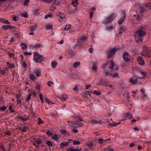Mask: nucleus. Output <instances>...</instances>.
Here are the masks:
<instances>
[{
    "instance_id": "1",
    "label": "nucleus",
    "mask_w": 151,
    "mask_h": 151,
    "mask_svg": "<svg viewBox=\"0 0 151 151\" xmlns=\"http://www.w3.org/2000/svg\"><path fill=\"white\" fill-rule=\"evenodd\" d=\"M104 68H108V72L104 73L103 76H107L108 73L109 75H111L113 77H116L118 76V73L115 72V70H118L119 67L115 65L112 61H108L104 65Z\"/></svg>"
},
{
    "instance_id": "2",
    "label": "nucleus",
    "mask_w": 151,
    "mask_h": 151,
    "mask_svg": "<svg viewBox=\"0 0 151 151\" xmlns=\"http://www.w3.org/2000/svg\"><path fill=\"white\" fill-rule=\"evenodd\" d=\"M145 32L142 29H139L138 31L135 33L134 36L136 41L138 42L139 41H142V37L146 35Z\"/></svg>"
},
{
    "instance_id": "3",
    "label": "nucleus",
    "mask_w": 151,
    "mask_h": 151,
    "mask_svg": "<svg viewBox=\"0 0 151 151\" xmlns=\"http://www.w3.org/2000/svg\"><path fill=\"white\" fill-rule=\"evenodd\" d=\"M33 60L34 61L37 63H40L44 60V58L42 55L39 54L37 52L34 53Z\"/></svg>"
},
{
    "instance_id": "4",
    "label": "nucleus",
    "mask_w": 151,
    "mask_h": 151,
    "mask_svg": "<svg viewBox=\"0 0 151 151\" xmlns=\"http://www.w3.org/2000/svg\"><path fill=\"white\" fill-rule=\"evenodd\" d=\"M143 49L141 53L142 55L147 57L150 58L151 57V49L148 48L147 47L145 46L143 47Z\"/></svg>"
},
{
    "instance_id": "5",
    "label": "nucleus",
    "mask_w": 151,
    "mask_h": 151,
    "mask_svg": "<svg viewBox=\"0 0 151 151\" xmlns=\"http://www.w3.org/2000/svg\"><path fill=\"white\" fill-rule=\"evenodd\" d=\"M116 16L114 14H112L110 17L107 18L106 19L104 22V23L107 24L111 22L115 18Z\"/></svg>"
},
{
    "instance_id": "6",
    "label": "nucleus",
    "mask_w": 151,
    "mask_h": 151,
    "mask_svg": "<svg viewBox=\"0 0 151 151\" xmlns=\"http://www.w3.org/2000/svg\"><path fill=\"white\" fill-rule=\"evenodd\" d=\"M123 57L124 60L126 62H128L130 60V56L128 53L126 52H124Z\"/></svg>"
},
{
    "instance_id": "7",
    "label": "nucleus",
    "mask_w": 151,
    "mask_h": 151,
    "mask_svg": "<svg viewBox=\"0 0 151 151\" xmlns=\"http://www.w3.org/2000/svg\"><path fill=\"white\" fill-rule=\"evenodd\" d=\"M118 49H119L118 48H114L111 49L110 51L109 52L107 56V58H109L112 57V56L114 54L115 52L118 50Z\"/></svg>"
},
{
    "instance_id": "8",
    "label": "nucleus",
    "mask_w": 151,
    "mask_h": 151,
    "mask_svg": "<svg viewBox=\"0 0 151 151\" xmlns=\"http://www.w3.org/2000/svg\"><path fill=\"white\" fill-rule=\"evenodd\" d=\"M42 142L41 140L38 138L37 139L35 140V141L33 142V144L38 148L39 146H40L42 145Z\"/></svg>"
},
{
    "instance_id": "9",
    "label": "nucleus",
    "mask_w": 151,
    "mask_h": 151,
    "mask_svg": "<svg viewBox=\"0 0 151 151\" xmlns=\"http://www.w3.org/2000/svg\"><path fill=\"white\" fill-rule=\"evenodd\" d=\"M87 37L85 36H82L81 38L79 41V43L81 45H84V42L87 41Z\"/></svg>"
},
{
    "instance_id": "10",
    "label": "nucleus",
    "mask_w": 151,
    "mask_h": 151,
    "mask_svg": "<svg viewBox=\"0 0 151 151\" xmlns=\"http://www.w3.org/2000/svg\"><path fill=\"white\" fill-rule=\"evenodd\" d=\"M73 123V124H76L77 126H74L72 124H69V125L71 127H74V128H76L78 127H81L83 126V124L82 123L78 122L76 121L75 122H74Z\"/></svg>"
},
{
    "instance_id": "11",
    "label": "nucleus",
    "mask_w": 151,
    "mask_h": 151,
    "mask_svg": "<svg viewBox=\"0 0 151 151\" xmlns=\"http://www.w3.org/2000/svg\"><path fill=\"white\" fill-rule=\"evenodd\" d=\"M98 66L97 63L94 62L93 63L92 69L94 72H96L97 71Z\"/></svg>"
},
{
    "instance_id": "12",
    "label": "nucleus",
    "mask_w": 151,
    "mask_h": 151,
    "mask_svg": "<svg viewBox=\"0 0 151 151\" xmlns=\"http://www.w3.org/2000/svg\"><path fill=\"white\" fill-rule=\"evenodd\" d=\"M137 60L139 64L142 65L145 64L144 61L141 57L139 56L137 58Z\"/></svg>"
},
{
    "instance_id": "13",
    "label": "nucleus",
    "mask_w": 151,
    "mask_h": 151,
    "mask_svg": "<svg viewBox=\"0 0 151 151\" xmlns=\"http://www.w3.org/2000/svg\"><path fill=\"white\" fill-rule=\"evenodd\" d=\"M33 73L36 75L37 77H39L41 74V71L38 69H35L33 70Z\"/></svg>"
},
{
    "instance_id": "14",
    "label": "nucleus",
    "mask_w": 151,
    "mask_h": 151,
    "mask_svg": "<svg viewBox=\"0 0 151 151\" xmlns=\"http://www.w3.org/2000/svg\"><path fill=\"white\" fill-rule=\"evenodd\" d=\"M0 22L6 24H10V22L8 20L4 19L3 18H0Z\"/></svg>"
},
{
    "instance_id": "15",
    "label": "nucleus",
    "mask_w": 151,
    "mask_h": 151,
    "mask_svg": "<svg viewBox=\"0 0 151 151\" xmlns=\"http://www.w3.org/2000/svg\"><path fill=\"white\" fill-rule=\"evenodd\" d=\"M130 81L132 84H135L137 83V78L135 77H133L130 79Z\"/></svg>"
},
{
    "instance_id": "16",
    "label": "nucleus",
    "mask_w": 151,
    "mask_h": 151,
    "mask_svg": "<svg viewBox=\"0 0 151 151\" xmlns=\"http://www.w3.org/2000/svg\"><path fill=\"white\" fill-rule=\"evenodd\" d=\"M96 9L95 7L92 8L91 11L90 13V18L91 19L93 16V12L96 10Z\"/></svg>"
},
{
    "instance_id": "17",
    "label": "nucleus",
    "mask_w": 151,
    "mask_h": 151,
    "mask_svg": "<svg viewBox=\"0 0 151 151\" xmlns=\"http://www.w3.org/2000/svg\"><path fill=\"white\" fill-rule=\"evenodd\" d=\"M7 65L8 66V68L11 69L14 68L15 67V65L13 63H10L9 62H7Z\"/></svg>"
},
{
    "instance_id": "18",
    "label": "nucleus",
    "mask_w": 151,
    "mask_h": 151,
    "mask_svg": "<svg viewBox=\"0 0 151 151\" xmlns=\"http://www.w3.org/2000/svg\"><path fill=\"white\" fill-rule=\"evenodd\" d=\"M58 64V63L57 62H55L54 61H52L51 63L52 66L53 68H56Z\"/></svg>"
},
{
    "instance_id": "19",
    "label": "nucleus",
    "mask_w": 151,
    "mask_h": 151,
    "mask_svg": "<svg viewBox=\"0 0 151 151\" xmlns=\"http://www.w3.org/2000/svg\"><path fill=\"white\" fill-rule=\"evenodd\" d=\"M68 98V96L67 95L64 94L62 96L60 97V99L63 101H65L66 99H67Z\"/></svg>"
},
{
    "instance_id": "20",
    "label": "nucleus",
    "mask_w": 151,
    "mask_h": 151,
    "mask_svg": "<svg viewBox=\"0 0 151 151\" xmlns=\"http://www.w3.org/2000/svg\"><path fill=\"white\" fill-rule=\"evenodd\" d=\"M29 78L30 80L33 81H34L36 79L35 76L32 74H30L29 76Z\"/></svg>"
},
{
    "instance_id": "21",
    "label": "nucleus",
    "mask_w": 151,
    "mask_h": 151,
    "mask_svg": "<svg viewBox=\"0 0 151 151\" xmlns=\"http://www.w3.org/2000/svg\"><path fill=\"white\" fill-rule=\"evenodd\" d=\"M29 117L28 116H26L25 115H24L20 117V119L23 121H26L29 119Z\"/></svg>"
},
{
    "instance_id": "22",
    "label": "nucleus",
    "mask_w": 151,
    "mask_h": 151,
    "mask_svg": "<svg viewBox=\"0 0 151 151\" xmlns=\"http://www.w3.org/2000/svg\"><path fill=\"white\" fill-rule=\"evenodd\" d=\"M139 74L141 75V76H139V78H144L146 75V73L145 72H144L140 71L139 72Z\"/></svg>"
},
{
    "instance_id": "23",
    "label": "nucleus",
    "mask_w": 151,
    "mask_h": 151,
    "mask_svg": "<svg viewBox=\"0 0 151 151\" xmlns=\"http://www.w3.org/2000/svg\"><path fill=\"white\" fill-rule=\"evenodd\" d=\"M21 46L22 47L23 50H26L27 49V46L26 43H22L21 44Z\"/></svg>"
},
{
    "instance_id": "24",
    "label": "nucleus",
    "mask_w": 151,
    "mask_h": 151,
    "mask_svg": "<svg viewBox=\"0 0 151 151\" xmlns=\"http://www.w3.org/2000/svg\"><path fill=\"white\" fill-rule=\"evenodd\" d=\"M100 122L98 121L94 120H91L90 122V124H97L99 123Z\"/></svg>"
},
{
    "instance_id": "25",
    "label": "nucleus",
    "mask_w": 151,
    "mask_h": 151,
    "mask_svg": "<svg viewBox=\"0 0 151 151\" xmlns=\"http://www.w3.org/2000/svg\"><path fill=\"white\" fill-rule=\"evenodd\" d=\"M124 116L125 118H128L129 119H131L132 118V116L131 114L127 113L124 115Z\"/></svg>"
},
{
    "instance_id": "26",
    "label": "nucleus",
    "mask_w": 151,
    "mask_h": 151,
    "mask_svg": "<svg viewBox=\"0 0 151 151\" xmlns=\"http://www.w3.org/2000/svg\"><path fill=\"white\" fill-rule=\"evenodd\" d=\"M71 27V25L70 24H69L68 25L67 24L65 27L64 28V30L66 31H68L69 30Z\"/></svg>"
},
{
    "instance_id": "27",
    "label": "nucleus",
    "mask_w": 151,
    "mask_h": 151,
    "mask_svg": "<svg viewBox=\"0 0 151 151\" xmlns=\"http://www.w3.org/2000/svg\"><path fill=\"white\" fill-rule=\"evenodd\" d=\"M52 138L55 141H58L59 139V136L58 134H55Z\"/></svg>"
},
{
    "instance_id": "28",
    "label": "nucleus",
    "mask_w": 151,
    "mask_h": 151,
    "mask_svg": "<svg viewBox=\"0 0 151 151\" xmlns=\"http://www.w3.org/2000/svg\"><path fill=\"white\" fill-rule=\"evenodd\" d=\"M37 28V25H35L33 26H31L30 27L31 30L32 31H36Z\"/></svg>"
},
{
    "instance_id": "29",
    "label": "nucleus",
    "mask_w": 151,
    "mask_h": 151,
    "mask_svg": "<svg viewBox=\"0 0 151 151\" xmlns=\"http://www.w3.org/2000/svg\"><path fill=\"white\" fill-rule=\"evenodd\" d=\"M3 28L5 29H12V27L9 25H4L3 26Z\"/></svg>"
},
{
    "instance_id": "30",
    "label": "nucleus",
    "mask_w": 151,
    "mask_h": 151,
    "mask_svg": "<svg viewBox=\"0 0 151 151\" xmlns=\"http://www.w3.org/2000/svg\"><path fill=\"white\" fill-rule=\"evenodd\" d=\"M45 27L47 30H50L52 29V26L51 24H48L46 25Z\"/></svg>"
},
{
    "instance_id": "31",
    "label": "nucleus",
    "mask_w": 151,
    "mask_h": 151,
    "mask_svg": "<svg viewBox=\"0 0 151 151\" xmlns=\"http://www.w3.org/2000/svg\"><path fill=\"white\" fill-rule=\"evenodd\" d=\"M119 34H122L125 31V29L123 27H121L119 29Z\"/></svg>"
},
{
    "instance_id": "32",
    "label": "nucleus",
    "mask_w": 151,
    "mask_h": 151,
    "mask_svg": "<svg viewBox=\"0 0 151 151\" xmlns=\"http://www.w3.org/2000/svg\"><path fill=\"white\" fill-rule=\"evenodd\" d=\"M115 28L114 26L112 25L108 26L106 27V29L108 30H111Z\"/></svg>"
},
{
    "instance_id": "33",
    "label": "nucleus",
    "mask_w": 151,
    "mask_h": 151,
    "mask_svg": "<svg viewBox=\"0 0 151 151\" xmlns=\"http://www.w3.org/2000/svg\"><path fill=\"white\" fill-rule=\"evenodd\" d=\"M78 4V0H73L72 1V4L74 6H77Z\"/></svg>"
},
{
    "instance_id": "34",
    "label": "nucleus",
    "mask_w": 151,
    "mask_h": 151,
    "mask_svg": "<svg viewBox=\"0 0 151 151\" xmlns=\"http://www.w3.org/2000/svg\"><path fill=\"white\" fill-rule=\"evenodd\" d=\"M21 16L25 18H27L28 17V14L27 12L22 13H21Z\"/></svg>"
},
{
    "instance_id": "35",
    "label": "nucleus",
    "mask_w": 151,
    "mask_h": 151,
    "mask_svg": "<svg viewBox=\"0 0 151 151\" xmlns=\"http://www.w3.org/2000/svg\"><path fill=\"white\" fill-rule=\"evenodd\" d=\"M125 20V19H124L123 17H122L118 21V23L119 24H122L123 22Z\"/></svg>"
},
{
    "instance_id": "36",
    "label": "nucleus",
    "mask_w": 151,
    "mask_h": 151,
    "mask_svg": "<svg viewBox=\"0 0 151 151\" xmlns=\"http://www.w3.org/2000/svg\"><path fill=\"white\" fill-rule=\"evenodd\" d=\"M41 45L39 44H37L33 46V48L34 49H37L41 47Z\"/></svg>"
},
{
    "instance_id": "37",
    "label": "nucleus",
    "mask_w": 151,
    "mask_h": 151,
    "mask_svg": "<svg viewBox=\"0 0 151 151\" xmlns=\"http://www.w3.org/2000/svg\"><path fill=\"white\" fill-rule=\"evenodd\" d=\"M74 118L76 121L78 120L79 121H83V119H82L80 118L78 116H75L74 117Z\"/></svg>"
},
{
    "instance_id": "38",
    "label": "nucleus",
    "mask_w": 151,
    "mask_h": 151,
    "mask_svg": "<svg viewBox=\"0 0 151 151\" xmlns=\"http://www.w3.org/2000/svg\"><path fill=\"white\" fill-rule=\"evenodd\" d=\"M80 63L79 62L76 61L74 64V67L76 68L78 66H79L80 65Z\"/></svg>"
},
{
    "instance_id": "39",
    "label": "nucleus",
    "mask_w": 151,
    "mask_h": 151,
    "mask_svg": "<svg viewBox=\"0 0 151 151\" xmlns=\"http://www.w3.org/2000/svg\"><path fill=\"white\" fill-rule=\"evenodd\" d=\"M123 95L124 97L127 99H128L129 97V94L128 92H125L123 94Z\"/></svg>"
},
{
    "instance_id": "40",
    "label": "nucleus",
    "mask_w": 151,
    "mask_h": 151,
    "mask_svg": "<svg viewBox=\"0 0 151 151\" xmlns=\"http://www.w3.org/2000/svg\"><path fill=\"white\" fill-rule=\"evenodd\" d=\"M6 109L7 107L6 106H2L0 107V110L2 111H4Z\"/></svg>"
},
{
    "instance_id": "41",
    "label": "nucleus",
    "mask_w": 151,
    "mask_h": 151,
    "mask_svg": "<svg viewBox=\"0 0 151 151\" xmlns=\"http://www.w3.org/2000/svg\"><path fill=\"white\" fill-rule=\"evenodd\" d=\"M56 6L54 4H52L50 8V10L52 11H54L55 9Z\"/></svg>"
},
{
    "instance_id": "42",
    "label": "nucleus",
    "mask_w": 151,
    "mask_h": 151,
    "mask_svg": "<svg viewBox=\"0 0 151 151\" xmlns=\"http://www.w3.org/2000/svg\"><path fill=\"white\" fill-rule=\"evenodd\" d=\"M80 143V142L79 141L76 140H74L73 142V144L74 145H79Z\"/></svg>"
},
{
    "instance_id": "43",
    "label": "nucleus",
    "mask_w": 151,
    "mask_h": 151,
    "mask_svg": "<svg viewBox=\"0 0 151 151\" xmlns=\"http://www.w3.org/2000/svg\"><path fill=\"white\" fill-rule=\"evenodd\" d=\"M58 16L61 19H64L65 18V16L63 14L60 13L59 15H57V16Z\"/></svg>"
},
{
    "instance_id": "44",
    "label": "nucleus",
    "mask_w": 151,
    "mask_h": 151,
    "mask_svg": "<svg viewBox=\"0 0 151 151\" xmlns=\"http://www.w3.org/2000/svg\"><path fill=\"white\" fill-rule=\"evenodd\" d=\"M94 93L97 96H99L100 94V91L98 90L94 91Z\"/></svg>"
},
{
    "instance_id": "45",
    "label": "nucleus",
    "mask_w": 151,
    "mask_h": 151,
    "mask_svg": "<svg viewBox=\"0 0 151 151\" xmlns=\"http://www.w3.org/2000/svg\"><path fill=\"white\" fill-rule=\"evenodd\" d=\"M38 122H37V123L40 124L43 122V121L42 120L41 118L40 117H38Z\"/></svg>"
},
{
    "instance_id": "46",
    "label": "nucleus",
    "mask_w": 151,
    "mask_h": 151,
    "mask_svg": "<svg viewBox=\"0 0 151 151\" xmlns=\"http://www.w3.org/2000/svg\"><path fill=\"white\" fill-rule=\"evenodd\" d=\"M46 134L50 136H51L53 135V133L49 131H47L46 132Z\"/></svg>"
},
{
    "instance_id": "47",
    "label": "nucleus",
    "mask_w": 151,
    "mask_h": 151,
    "mask_svg": "<svg viewBox=\"0 0 151 151\" xmlns=\"http://www.w3.org/2000/svg\"><path fill=\"white\" fill-rule=\"evenodd\" d=\"M42 1L46 3H50L52 1V0H42Z\"/></svg>"
},
{
    "instance_id": "48",
    "label": "nucleus",
    "mask_w": 151,
    "mask_h": 151,
    "mask_svg": "<svg viewBox=\"0 0 151 151\" xmlns=\"http://www.w3.org/2000/svg\"><path fill=\"white\" fill-rule=\"evenodd\" d=\"M67 151H77L76 149H73V148H68L67 150Z\"/></svg>"
},
{
    "instance_id": "49",
    "label": "nucleus",
    "mask_w": 151,
    "mask_h": 151,
    "mask_svg": "<svg viewBox=\"0 0 151 151\" xmlns=\"http://www.w3.org/2000/svg\"><path fill=\"white\" fill-rule=\"evenodd\" d=\"M46 143L49 146H52V144L51 141H46Z\"/></svg>"
},
{
    "instance_id": "50",
    "label": "nucleus",
    "mask_w": 151,
    "mask_h": 151,
    "mask_svg": "<svg viewBox=\"0 0 151 151\" xmlns=\"http://www.w3.org/2000/svg\"><path fill=\"white\" fill-rule=\"evenodd\" d=\"M47 85L50 87L53 84V83L51 81H49L47 83Z\"/></svg>"
},
{
    "instance_id": "51",
    "label": "nucleus",
    "mask_w": 151,
    "mask_h": 151,
    "mask_svg": "<svg viewBox=\"0 0 151 151\" xmlns=\"http://www.w3.org/2000/svg\"><path fill=\"white\" fill-rule=\"evenodd\" d=\"M68 144V142L66 143L63 142L60 144V145L61 146H66Z\"/></svg>"
},
{
    "instance_id": "52",
    "label": "nucleus",
    "mask_w": 151,
    "mask_h": 151,
    "mask_svg": "<svg viewBox=\"0 0 151 151\" xmlns=\"http://www.w3.org/2000/svg\"><path fill=\"white\" fill-rule=\"evenodd\" d=\"M29 3V1L27 0L25 1L24 5L25 6H27L28 5Z\"/></svg>"
},
{
    "instance_id": "53",
    "label": "nucleus",
    "mask_w": 151,
    "mask_h": 151,
    "mask_svg": "<svg viewBox=\"0 0 151 151\" xmlns=\"http://www.w3.org/2000/svg\"><path fill=\"white\" fill-rule=\"evenodd\" d=\"M46 102L47 103L49 104H52V102L47 99H46Z\"/></svg>"
},
{
    "instance_id": "54",
    "label": "nucleus",
    "mask_w": 151,
    "mask_h": 151,
    "mask_svg": "<svg viewBox=\"0 0 151 151\" xmlns=\"http://www.w3.org/2000/svg\"><path fill=\"white\" fill-rule=\"evenodd\" d=\"M24 54L25 55H31L32 54L30 52H24Z\"/></svg>"
},
{
    "instance_id": "55",
    "label": "nucleus",
    "mask_w": 151,
    "mask_h": 151,
    "mask_svg": "<svg viewBox=\"0 0 151 151\" xmlns=\"http://www.w3.org/2000/svg\"><path fill=\"white\" fill-rule=\"evenodd\" d=\"M0 147V151H5L6 150L5 148H4L2 145H1Z\"/></svg>"
},
{
    "instance_id": "56",
    "label": "nucleus",
    "mask_w": 151,
    "mask_h": 151,
    "mask_svg": "<svg viewBox=\"0 0 151 151\" xmlns=\"http://www.w3.org/2000/svg\"><path fill=\"white\" fill-rule=\"evenodd\" d=\"M72 131L75 133H76L78 132V130L77 129H73Z\"/></svg>"
},
{
    "instance_id": "57",
    "label": "nucleus",
    "mask_w": 151,
    "mask_h": 151,
    "mask_svg": "<svg viewBox=\"0 0 151 151\" xmlns=\"http://www.w3.org/2000/svg\"><path fill=\"white\" fill-rule=\"evenodd\" d=\"M21 130L24 132H25L26 131V128L25 127H22L21 128Z\"/></svg>"
},
{
    "instance_id": "58",
    "label": "nucleus",
    "mask_w": 151,
    "mask_h": 151,
    "mask_svg": "<svg viewBox=\"0 0 151 151\" xmlns=\"http://www.w3.org/2000/svg\"><path fill=\"white\" fill-rule=\"evenodd\" d=\"M116 124V123H114L113 124H109V126H111V127H114V126H115L117 125V124Z\"/></svg>"
},
{
    "instance_id": "59",
    "label": "nucleus",
    "mask_w": 151,
    "mask_h": 151,
    "mask_svg": "<svg viewBox=\"0 0 151 151\" xmlns=\"http://www.w3.org/2000/svg\"><path fill=\"white\" fill-rule=\"evenodd\" d=\"M36 89L37 90H40V86L39 85H37L35 86Z\"/></svg>"
},
{
    "instance_id": "60",
    "label": "nucleus",
    "mask_w": 151,
    "mask_h": 151,
    "mask_svg": "<svg viewBox=\"0 0 151 151\" xmlns=\"http://www.w3.org/2000/svg\"><path fill=\"white\" fill-rule=\"evenodd\" d=\"M104 141H105V140H104L102 139H100L99 140V141L101 143H103L104 142Z\"/></svg>"
},
{
    "instance_id": "61",
    "label": "nucleus",
    "mask_w": 151,
    "mask_h": 151,
    "mask_svg": "<svg viewBox=\"0 0 151 151\" xmlns=\"http://www.w3.org/2000/svg\"><path fill=\"white\" fill-rule=\"evenodd\" d=\"M40 98L41 100H42V99H43V96L42 94L41 93L39 95Z\"/></svg>"
},
{
    "instance_id": "62",
    "label": "nucleus",
    "mask_w": 151,
    "mask_h": 151,
    "mask_svg": "<svg viewBox=\"0 0 151 151\" xmlns=\"http://www.w3.org/2000/svg\"><path fill=\"white\" fill-rule=\"evenodd\" d=\"M5 134L9 136L10 135L11 133L10 131H8L5 132Z\"/></svg>"
},
{
    "instance_id": "63",
    "label": "nucleus",
    "mask_w": 151,
    "mask_h": 151,
    "mask_svg": "<svg viewBox=\"0 0 151 151\" xmlns=\"http://www.w3.org/2000/svg\"><path fill=\"white\" fill-rule=\"evenodd\" d=\"M30 95H31L30 94L26 98V100L27 101H29V100L30 99H31Z\"/></svg>"
},
{
    "instance_id": "64",
    "label": "nucleus",
    "mask_w": 151,
    "mask_h": 151,
    "mask_svg": "<svg viewBox=\"0 0 151 151\" xmlns=\"http://www.w3.org/2000/svg\"><path fill=\"white\" fill-rule=\"evenodd\" d=\"M8 55L10 57H13L14 56V54L12 53H8Z\"/></svg>"
}]
</instances>
